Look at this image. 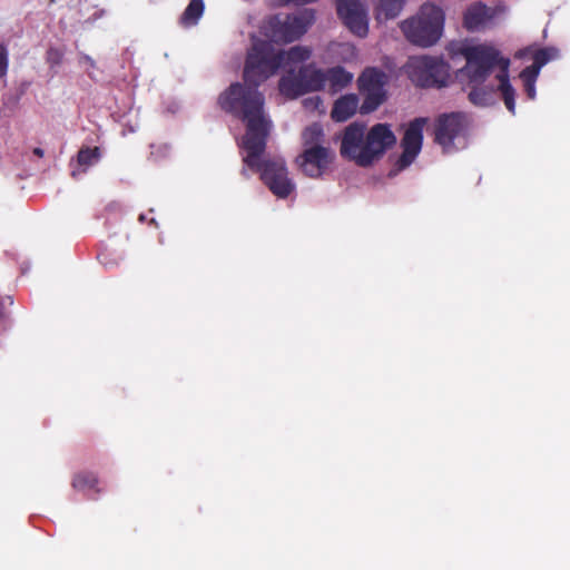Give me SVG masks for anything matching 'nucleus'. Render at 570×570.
I'll return each mask as SVG.
<instances>
[{"instance_id":"aec40b11","label":"nucleus","mask_w":570,"mask_h":570,"mask_svg":"<svg viewBox=\"0 0 570 570\" xmlns=\"http://www.w3.org/2000/svg\"><path fill=\"white\" fill-rule=\"evenodd\" d=\"M101 158V149L99 147H88L82 146L77 153V164L82 167V173L87 170L88 167L98 163Z\"/></svg>"},{"instance_id":"4be33fe9","label":"nucleus","mask_w":570,"mask_h":570,"mask_svg":"<svg viewBox=\"0 0 570 570\" xmlns=\"http://www.w3.org/2000/svg\"><path fill=\"white\" fill-rule=\"evenodd\" d=\"M303 145L305 148L322 146L321 142L324 139V131L320 124L314 122L306 127L302 135Z\"/></svg>"},{"instance_id":"6ab92c4d","label":"nucleus","mask_w":570,"mask_h":570,"mask_svg":"<svg viewBox=\"0 0 570 570\" xmlns=\"http://www.w3.org/2000/svg\"><path fill=\"white\" fill-rule=\"evenodd\" d=\"M205 4L203 0H190L183 12L179 22L184 27H190L198 22L204 13Z\"/></svg>"},{"instance_id":"b1692460","label":"nucleus","mask_w":570,"mask_h":570,"mask_svg":"<svg viewBox=\"0 0 570 570\" xmlns=\"http://www.w3.org/2000/svg\"><path fill=\"white\" fill-rule=\"evenodd\" d=\"M540 70L541 69H539L535 66L531 65V66L524 68L521 71L520 77L523 80V82H535L537 78H538V76L540 73Z\"/></svg>"},{"instance_id":"393cba45","label":"nucleus","mask_w":570,"mask_h":570,"mask_svg":"<svg viewBox=\"0 0 570 570\" xmlns=\"http://www.w3.org/2000/svg\"><path fill=\"white\" fill-rule=\"evenodd\" d=\"M8 71V50L4 45L0 43V78L4 77Z\"/></svg>"},{"instance_id":"412c9836","label":"nucleus","mask_w":570,"mask_h":570,"mask_svg":"<svg viewBox=\"0 0 570 570\" xmlns=\"http://www.w3.org/2000/svg\"><path fill=\"white\" fill-rule=\"evenodd\" d=\"M71 485L73 489L78 491H90L95 490L96 493H99L100 490L98 487V479L97 476L91 472H80L75 474Z\"/></svg>"},{"instance_id":"a878e982","label":"nucleus","mask_w":570,"mask_h":570,"mask_svg":"<svg viewBox=\"0 0 570 570\" xmlns=\"http://www.w3.org/2000/svg\"><path fill=\"white\" fill-rule=\"evenodd\" d=\"M62 60V52L57 48H50L47 51V61L50 65H59Z\"/></svg>"},{"instance_id":"c85d7f7f","label":"nucleus","mask_w":570,"mask_h":570,"mask_svg":"<svg viewBox=\"0 0 570 570\" xmlns=\"http://www.w3.org/2000/svg\"><path fill=\"white\" fill-rule=\"evenodd\" d=\"M33 154L38 157H42L43 156V150L39 147L35 148L33 149Z\"/></svg>"},{"instance_id":"423d86ee","label":"nucleus","mask_w":570,"mask_h":570,"mask_svg":"<svg viewBox=\"0 0 570 570\" xmlns=\"http://www.w3.org/2000/svg\"><path fill=\"white\" fill-rule=\"evenodd\" d=\"M324 89L323 70L314 63L303 65L297 71L288 69L278 81L279 92L287 99Z\"/></svg>"},{"instance_id":"2eb2a0df","label":"nucleus","mask_w":570,"mask_h":570,"mask_svg":"<svg viewBox=\"0 0 570 570\" xmlns=\"http://www.w3.org/2000/svg\"><path fill=\"white\" fill-rule=\"evenodd\" d=\"M360 108L357 95L347 94L341 96L333 105L331 117L334 121L343 122L353 117Z\"/></svg>"},{"instance_id":"2f4dec72","label":"nucleus","mask_w":570,"mask_h":570,"mask_svg":"<svg viewBox=\"0 0 570 570\" xmlns=\"http://www.w3.org/2000/svg\"><path fill=\"white\" fill-rule=\"evenodd\" d=\"M139 219H140V220H145L144 215H140Z\"/></svg>"},{"instance_id":"f8f14e48","label":"nucleus","mask_w":570,"mask_h":570,"mask_svg":"<svg viewBox=\"0 0 570 570\" xmlns=\"http://www.w3.org/2000/svg\"><path fill=\"white\" fill-rule=\"evenodd\" d=\"M336 11L344 26L355 36L368 33L367 10L361 0H336Z\"/></svg>"},{"instance_id":"ddd939ff","label":"nucleus","mask_w":570,"mask_h":570,"mask_svg":"<svg viewBox=\"0 0 570 570\" xmlns=\"http://www.w3.org/2000/svg\"><path fill=\"white\" fill-rule=\"evenodd\" d=\"M334 159L332 150L324 146H314L305 148L296 158V163L303 173L312 178H317L327 170Z\"/></svg>"},{"instance_id":"f257e3e1","label":"nucleus","mask_w":570,"mask_h":570,"mask_svg":"<svg viewBox=\"0 0 570 570\" xmlns=\"http://www.w3.org/2000/svg\"><path fill=\"white\" fill-rule=\"evenodd\" d=\"M264 96L245 90L239 85L222 98L223 110L246 122L242 146L246 151L240 174L249 178L248 170L259 174L262 181L278 198H286L294 190L283 158L262 159L265 153L271 122L264 115Z\"/></svg>"},{"instance_id":"cd10ccee","label":"nucleus","mask_w":570,"mask_h":570,"mask_svg":"<svg viewBox=\"0 0 570 570\" xmlns=\"http://www.w3.org/2000/svg\"><path fill=\"white\" fill-rule=\"evenodd\" d=\"M524 90L530 99L535 97V82H524Z\"/></svg>"},{"instance_id":"5701e85b","label":"nucleus","mask_w":570,"mask_h":570,"mask_svg":"<svg viewBox=\"0 0 570 570\" xmlns=\"http://www.w3.org/2000/svg\"><path fill=\"white\" fill-rule=\"evenodd\" d=\"M559 57V50L554 47H544L537 49L532 55V65L541 69L549 61Z\"/></svg>"},{"instance_id":"bb28decb","label":"nucleus","mask_w":570,"mask_h":570,"mask_svg":"<svg viewBox=\"0 0 570 570\" xmlns=\"http://www.w3.org/2000/svg\"><path fill=\"white\" fill-rule=\"evenodd\" d=\"M13 301L10 296L4 298L0 297V324H4L7 321L6 305H12Z\"/></svg>"},{"instance_id":"7c9ffc66","label":"nucleus","mask_w":570,"mask_h":570,"mask_svg":"<svg viewBox=\"0 0 570 570\" xmlns=\"http://www.w3.org/2000/svg\"><path fill=\"white\" fill-rule=\"evenodd\" d=\"M71 175H72V177H76V175H77L76 170H73V171L71 173Z\"/></svg>"},{"instance_id":"39448f33","label":"nucleus","mask_w":570,"mask_h":570,"mask_svg":"<svg viewBox=\"0 0 570 570\" xmlns=\"http://www.w3.org/2000/svg\"><path fill=\"white\" fill-rule=\"evenodd\" d=\"M443 26V10L433 3L426 2L421 6L415 17L402 21L400 28L411 43L426 48L440 40Z\"/></svg>"},{"instance_id":"9d476101","label":"nucleus","mask_w":570,"mask_h":570,"mask_svg":"<svg viewBox=\"0 0 570 570\" xmlns=\"http://www.w3.org/2000/svg\"><path fill=\"white\" fill-rule=\"evenodd\" d=\"M425 124L426 118L421 117L410 122L401 140L402 154L397 158L394 168L390 170V177L396 176L415 160L422 148L423 128Z\"/></svg>"},{"instance_id":"dca6fc26","label":"nucleus","mask_w":570,"mask_h":570,"mask_svg":"<svg viewBox=\"0 0 570 570\" xmlns=\"http://www.w3.org/2000/svg\"><path fill=\"white\" fill-rule=\"evenodd\" d=\"M324 88L328 85L332 94L346 88L353 80V75L342 66H335L323 70Z\"/></svg>"},{"instance_id":"a211bd4d","label":"nucleus","mask_w":570,"mask_h":570,"mask_svg":"<svg viewBox=\"0 0 570 570\" xmlns=\"http://www.w3.org/2000/svg\"><path fill=\"white\" fill-rule=\"evenodd\" d=\"M471 90L468 95L469 101L476 107H488L494 104L495 89L489 86L469 83Z\"/></svg>"},{"instance_id":"9b49d317","label":"nucleus","mask_w":570,"mask_h":570,"mask_svg":"<svg viewBox=\"0 0 570 570\" xmlns=\"http://www.w3.org/2000/svg\"><path fill=\"white\" fill-rule=\"evenodd\" d=\"M468 128V116L462 111L440 115L435 120L434 141L443 148L453 146L454 139Z\"/></svg>"},{"instance_id":"6e6552de","label":"nucleus","mask_w":570,"mask_h":570,"mask_svg":"<svg viewBox=\"0 0 570 570\" xmlns=\"http://www.w3.org/2000/svg\"><path fill=\"white\" fill-rule=\"evenodd\" d=\"M449 65L441 58L422 56L410 63L411 80L422 88L445 87L450 77Z\"/></svg>"},{"instance_id":"f03ea898","label":"nucleus","mask_w":570,"mask_h":570,"mask_svg":"<svg viewBox=\"0 0 570 570\" xmlns=\"http://www.w3.org/2000/svg\"><path fill=\"white\" fill-rule=\"evenodd\" d=\"M459 53L465 59V66L460 73L468 79V83L483 85L493 69H499L495 76L499 81L498 90L501 92L507 109L514 114L515 90L510 83V59L503 57L498 48L488 43L463 45L460 47Z\"/></svg>"},{"instance_id":"0eeeda50","label":"nucleus","mask_w":570,"mask_h":570,"mask_svg":"<svg viewBox=\"0 0 570 570\" xmlns=\"http://www.w3.org/2000/svg\"><path fill=\"white\" fill-rule=\"evenodd\" d=\"M314 20L315 13L312 9H304L294 14H275L268 20L271 37L276 42H293L307 31Z\"/></svg>"},{"instance_id":"c756f323","label":"nucleus","mask_w":570,"mask_h":570,"mask_svg":"<svg viewBox=\"0 0 570 570\" xmlns=\"http://www.w3.org/2000/svg\"><path fill=\"white\" fill-rule=\"evenodd\" d=\"M83 59H85V61H86L87 63H89L91 67H94V66H95V61H94L89 56H85V57H83Z\"/></svg>"},{"instance_id":"1a4fd4ad","label":"nucleus","mask_w":570,"mask_h":570,"mask_svg":"<svg viewBox=\"0 0 570 570\" xmlns=\"http://www.w3.org/2000/svg\"><path fill=\"white\" fill-rule=\"evenodd\" d=\"M386 82V73L375 67H368L360 75L357 87L363 96V102L360 106L362 115L375 111L386 100V91L384 89Z\"/></svg>"},{"instance_id":"7ed1b4c3","label":"nucleus","mask_w":570,"mask_h":570,"mask_svg":"<svg viewBox=\"0 0 570 570\" xmlns=\"http://www.w3.org/2000/svg\"><path fill=\"white\" fill-rule=\"evenodd\" d=\"M396 144L387 124H376L365 135V125H348L341 142V155L361 167H368Z\"/></svg>"},{"instance_id":"20e7f679","label":"nucleus","mask_w":570,"mask_h":570,"mask_svg":"<svg viewBox=\"0 0 570 570\" xmlns=\"http://www.w3.org/2000/svg\"><path fill=\"white\" fill-rule=\"evenodd\" d=\"M279 68V58L276 57L273 47L266 41L255 42L247 53L244 66L243 77L245 83H232L219 95L218 105L223 109L222 98L236 85H239L245 90L261 94L257 88L271 76L275 75Z\"/></svg>"},{"instance_id":"4468645a","label":"nucleus","mask_w":570,"mask_h":570,"mask_svg":"<svg viewBox=\"0 0 570 570\" xmlns=\"http://www.w3.org/2000/svg\"><path fill=\"white\" fill-rule=\"evenodd\" d=\"M499 10L481 1L471 3L463 13V27L469 32H480L495 24Z\"/></svg>"},{"instance_id":"f3484780","label":"nucleus","mask_w":570,"mask_h":570,"mask_svg":"<svg viewBox=\"0 0 570 570\" xmlns=\"http://www.w3.org/2000/svg\"><path fill=\"white\" fill-rule=\"evenodd\" d=\"M275 53L279 58L281 68H287L307 61L312 56V50L308 47L294 46L288 50L275 51Z\"/></svg>"}]
</instances>
